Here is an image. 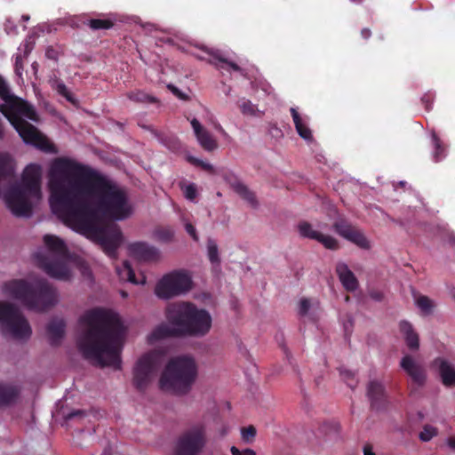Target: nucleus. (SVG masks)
I'll return each instance as SVG.
<instances>
[{
	"mask_svg": "<svg viewBox=\"0 0 455 455\" xmlns=\"http://www.w3.org/2000/svg\"><path fill=\"white\" fill-rule=\"evenodd\" d=\"M50 204L66 225L96 241L111 258L122 239L114 224H101L103 216L123 220L132 214L126 192L88 165L69 158L55 159L49 172Z\"/></svg>",
	"mask_w": 455,
	"mask_h": 455,
	"instance_id": "f257e3e1",
	"label": "nucleus"
},
{
	"mask_svg": "<svg viewBox=\"0 0 455 455\" xmlns=\"http://www.w3.org/2000/svg\"><path fill=\"white\" fill-rule=\"evenodd\" d=\"M79 321L86 325L76 339L83 356L101 368L121 369L124 329L118 315L95 307L86 311Z\"/></svg>",
	"mask_w": 455,
	"mask_h": 455,
	"instance_id": "f03ea898",
	"label": "nucleus"
},
{
	"mask_svg": "<svg viewBox=\"0 0 455 455\" xmlns=\"http://www.w3.org/2000/svg\"><path fill=\"white\" fill-rule=\"evenodd\" d=\"M167 323L156 326L151 333L154 339L171 337H203L212 327V316L205 309H199L191 302H177L165 309Z\"/></svg>",
	"mask_w": 455,
	"mask_h": 455,
	"instance_id": "7ed1b4c3",
	"label": "nucleus"
},
{
	"mask_svg": "<svg viewBox=\"0 0 455 455\" xmlns=\"http://www.w3.org/2000/svg\"><path fill=\"white\" fill-rule=\"evenodd\" d=\"M41 168L38 164H28L20 183L12 185L4 194L7 208L16 217H29L33 203L41 199Z\"/></svg>",
	"mask_w": 455,
	"mask_h": 455,
	"instance_id": "20e7f679",
	"label": "nucleus"
},
{
	"mask_svg": "<svg viewBox=\"0 0 455 455\" xmlns=\"http://www.w3.org/2000/svg\"><path fill=\"white\" fill-rule=\"evenodd\" d=\"M4 291L11 297L20 300L25 307L36 312H44L58 301L56 289L43 278L32 282L11 280L4 285Z\"/></svg>",
	"mask_w": 455,
	"mask_h": 455,
	"instance_id": "39448f33",
	"label": "nucleus"
},
{
	"mask_svg": "<svg viewBox=\"0 0 455 455\" xmlns=\"http://www.w3.org/2000/svg\"><path fill=\"white\" fill-rule=\"evenodd\" d=\"M197 365L192 357L177 356L166 364L159 379V386L164 390H170L176 395L188 394L196 378Z\"/></svg>",
	"mask_w": 455,
	"mask_h": 455,
	"instance_id": "423d86ee",
	"label": "nucleus"
},
{
	"mask_svg": "<svg viewBox=\"0 0 455 455\" xmlns=\"http://www.w3.org/2000/svg\"><path fill=\"white\" fill-rule=\"evenodd\" d=\"M44 243L48 251L53 254L55 259H50L46 255L37 252L35 259L37 266L48 275L60 280L68 279L70 273L68 267L62 262L68 258V248L60 238L53 235H45Z\"/></svg>",
	"mask_w": 455,
	"mask_h": 455,
	"instance_id": "0eeeda50",
	"label": "nucleus"
},
{
	"mask_svg": "<svg viewBox=\"0 0 455 455\" xmlns=\"http://www.w3.org/2000/svg\"><path fill=\"white\" fill-rule=\"evenodd\" d=\"M208 442L206 425L196 422L185 428L176 439L172 455H201Z\"/></svg>",
	"mask_w": 455,
	"mask_h": 455,
	"instance_id": "6e6552de",
	"label": "nucleus"
},
{
	"mask_svg": "<svg viewBox=\"0 0 455 455\" xmlns=\"http://www.w3.org/2000/svg\"><path fill=\"white\" fill-rule=\"evenodd\" d=\"M0 328L15 339H28L30 325L20 309L13 304L0 302Z\"/></svg>",
	"mask_w": 455,
	"mask_h": 455,
	"instance_id": "1a4fd4ad",
	"label": "nucleus"
},
{
	"mask_svg": "<svg viewBox=\"0 0 455 455\" xmlns=\"http://www.w3.org/2000/svg\"><path fill=\"white\" fill-rule=\"evenodd\" d=\"M162 363V355L156 350L142 355L132 370V383L140 392L145 391L156 376Z\"/></svg>",
	"mask_w": 455,
	"mask_h": 455,
	"instance_id": "9d476101",
	"label": "nucleus"
},
{
	"mask_svg": "<svg viewBox=\"0 0 455 455\" xmlns=\"http://www.w3.org/2000/svg\"><path fill=\"white\" fill-rule=\"evenodd\" d=\"M191 277L182 271H173L163 276L156 283L155 293L159 299H168L188 291Z\"/></svg>",
	"mask_w": 455,
	"mask_h": 455,
	"instance_id": "9b49d317",
	"label": "nucleus"
},
{
	"mask_svg": "<svg viewBox=\"0 0 455 455\" xmlns=\"http://www.w3.org/2000/svg\"><path fill=\"white\" fill-rule=\"evenodd\" d=\"M0 112L12 124H15L14 119L24 120L22 116H25L34 122L38 121V116L34 107L26 100L16 96H13L8 104H1Z\"/></svg>",
	"mask_w": 455,
	"mask_h": 455,
	"instance_id": "f8f14e48",
	"label": "nucleus"
},
{
	"mask_svg": "<svg viewBox=\"0 0 455 455\" xmlns=\"http://www.w3.org/2000/svg\"><path fill=\"white\" fill-rule=\"evenodd\" d=\"M14 120L15 124L12 125L15 128L25 143L33 145L41 150L48 151L50 149L51 144L48 139L44 136L36 127L26 120Z\"/></svg>",
	"mask_w": 455,
	"mask_h": 455,
	"instance_id": "ddd939ff",
	"label": "nucleus"
},
{
	"mask_svg": "<svg viewBox=\"0 0 455 455\" xmlns=\"http://www.w3.org/2000/svg\"><path fill=\"white\" fill-rule=\"evenodd\" d=\"M332 227L337 234L358 245L360 248H370V242L366 236L359 229L352 226L347 220L339 219L333 223Z\"/></svg>",
	"mask_w": 455,
	"mask_h": 455,
	"instance_id": "4468645a",
	"label": "nucleus"
},
{
	"mask_svg": "<svg viewBox=\"0 0 455 455\" xmlns=\"http://www.w3.org/2000/svg\"><path fill=\"white\" fill-rule=\"evenodd\" d=\"M298 231L300 236L315 240L326 249L336 251L339 248V242L336 238L313 229L312 225L307 221H300L298 224Z\"/></svg>",
	"mask_w": 455,
	"mask_h": 455,
	"instance_id": "2eb2a0df",
	"label": "nucleus"
},
{
	"mask_svg": "<svg viewBox=\"0 0 455 455\" xmlns=\"http://www.w3.org/2000/svg\"><path fill=\"white\" fill-rule=\"evenodd\" d=\"M400 367L411 378L414 385L419 387L425 385L427 381V371L411 355H405L401 359Z\"/></svg>",
	"mask_w": 455,
	"mask_h": 455,
	"instance_id": "dca6fc26",
	"label": "nucleus"
},
{
	"mask_svg": "<svg viewBox=\"0 0 455 455\" xmlns=\"http://www.w3.org/2000/svg\"><path fill=\"white\" fill-rule=\"evenodd\" d=\"M367 396L371 408L374 411H384L387 408L388 401L385 387L377 380L370 381L367 387Z\"/></svg>",
	"mask_w": 455,
	"mask_h": 455,
	"instance_id": "f3484780",
	"label": "nucleus"
},
{
	"mask_svg": "<svg viewBox=\"0 0 455 455\" xmlns=\"http://www.w3.org/2000/svg\"><path fill=\"white\" fill-rule=\"evenodd\" d=\"M130 252L140 261L157 262L160 259V251L154 246L145 243H135L130 245Z\"/></svg>",
	"mask_w": 455,
	"mask_h": 455,
	"instance_id": "a211bd4d",
	"label": "nucleus"
},
{
	"mask_svg": "<svg viewBox=\"0 0 455 455\" xmlns=\"http://www.w3.org/2000/svg\"><path fill=\"white\" fill-rule=\"evenodd\" d=\"M201 50L207 55V57L198 54L196 55L197 59L207 60L209 63L215 65L219 68H225L224 65H227L234 71H242V68L236 63L229 61L222 55L220 51L206 47H202Z\"/></svg>",
	"mask_w": 455,
	"mask_h": 455,
	"instance_id": "6ab92c4d",
	"label": "nucleus"
},
{
	"mask_svg": "<svg viewBox=\"0 0 455 455\" xmlns=\"http://www.w3.org/2000/svg\"><path fill=\"white\" fill-rule=\"evenodd\" d=\"M191 125L200 146L205 151L212 152L218 148L217 140L206 129L201 125L197 119L194 118L191 121Z\"/></svg>",
	"mask_w": 455,
	"mask_h": 455,
	"instance_id": "aec40b11",
	"label": "nucleus"
},
{
	"mask_svg": "<svg viewBox=\"0 0 455 455\" xmlns=\"http://www.w3.org/2000/svg\"><path fill=\"white\" fill-rule=\"evenodd\" d=\"M433 364L438 369L442 383L447 387H455V366L442 357L435 358Z\"/></svg>",
	"mask_w": 455,
	"mask_h": 455,
	"instance_id": "412c9836",
	"label": "nucleus"
},
{
	"mask_svg": "<svg viewBox=\"0 0 455 455\" xmlns=\"http://www.w3.org/2000/svg\"><path fill=\"white\" fill-rule=\"evenodd\" d=\"M336 274L339 276L341 284L347 291H355L358 288V280L346 263H337Z\"/></svg>",
	"mask_w": 455,
	"mask_h": 455,
	"instance_id": "4be33fe9",
	"label": "nucleus"
},
{
	"mask_svg": "<svg viewBox=\"0 0 455 455\" xmlns=\"http://www.w3.org/2000/svg\"><path fill=\"white\" fill-rule=\"evenodd\" d=\"M20 395V387L18 385L1 382L0 383V408L14 404Z\"/></svg>",
	"mask_w": 455,
	"mask_h": 455,
	"instance_id": "5701e85b",
	"label": "nucleus"
},
{
	"mask_svg": "<svg viewBox=\"0 0 455 455\" xmlns=\"http://www.w3.org/2000/svg\"><path fill=\"white\" fill-rule=\"evenodd\" d=\"M66 323L63 319L54 318L47 324L46 331L52 346H58L65 334Z\"/></svg>",
	"mask_w": 455,
	"mask_h": 455,
	"instance_id": "b1692460",
	"label": "nucleus"
},
{
	"mask_svg": "<svg viewBox=\"0 0 455 455\" xmlns=\"http://www.w3.org/2000/svg\"><path fill=\"white\" fill-rule=\"evenodd\" d=\"M399 330L403 336L406 346L411 351H416L419 347V338L414 331L412 325L408 321H401Z\"/></svg>",
	"mask_w": 455,
	"mask_h": 455,
	"instance_id": "393cba45",
	"label": "nucleus"
},
{
	"mask_svg": "<svg viewBox=\"0 0 455 455\" xmlns=\"http://www.w3.org/2000/svg\"><path fill=\"white\" fill-rule=\"evenodd\" d=\"M295 129L298 132V134L305 140L307 141H312L313 140V134L311 129L308 127V122L307 117L303 118L296 108H291L290 109Z\"/></svg>",
	"mask_w": 455,
	"mask_h": 455,
	"instance_id": "a878e982",
	"label": "nucleus"
},
{
	"mask_svg": "<svg viewBox=\"0 0 455 455\" xmlns=\"http://www.w3.org/2000/svg\"><path fill=\"white\" fill-rule=\"evenodd\" d=\"M233 189L243 199L247 201L252 207H256L258 204L255 194L251 191L246 185L243 182L235 180L231 184Z\"/></svg>",
	"mask_w": 455,
	"mask_h": 455,
	"instance_id": "bb28decb",
	"label": "nucleus"
},
{
	"mask_svg": "<svg viewBox=\"0 0 455 455\" xmlns=\"http://www.w3.org/2000/svg\"><path fill=\"white\" fill-rule=\"evenodd\" d=\"M116 273L121 280L127 281L134 284L140 283L136 279L134 270L128 260H124L122 267H116Z\"/></svg>",
	"mask_w": 455,
	"mask_h": 455,
	"instance_id": "cd10ccee",
	"label": "nucleus"
},
{
	"mask_svg": "<svg viewBox=\"0 0 455 455\" xmlns=\"http://www.w3.org/2000/svg\"><path fill=\"white\" fill-rule=\"evenodd\" d=\"M415 304L423 315H432L435 307L434 300L426 295H419L415 298Z\"/></svg>",
	"mask_w": 455,
	"mask_h": 455,
	"instance_id": "c85d7f7f",
	"label": "nucleus"
},
{
	"mask_svg": "<svg viewBox=\"0 0 455 455\" xmlns=\"http://www.w3.org/2000/svg\"><path fill=\"white\" fill-rule=\"evenodd\" d=\"M127 97L135 102L141 103H158V100L141 91L131 92L127 94Z\"/></svg>",
	"mask_w": 455,
	"mask_h": 455,
	"instance_id": "c756f323",
	"label": "nucleus"
},
{
	"mask_svg": "<svg viewBox=\"0 0 455 455\" xmlns=\"http://www.w3.org/2000/svg\"><path fill=\"white\" fill-rule=\"evenodd\" d=\"M53 88L60 96L64 97L72 105L76 106L78 104V100L75 98L73 93L69 92L63 82L56 81Z\"/></svg>",
	"mask_w": 455,
	"mask_h": 455,
	"instance_id": "7c9ffc66",
	"label": "nucleus"
},
{
	"mask_svg": "<svg viewBox=\"0 0 455 455\" xmlns=\"http://www.w3.org/2000/svg\"><path fill=\"white\" fill-rule=\"evenodd\" d=\"M87 25L92 30H107L114 26V22L109 19H91Z\"/></svg>",
	"mask_w": 455,
	"mask_h": 455,
	"instance_id": "2f4dec72",
	"label": "nucleus"
},
{
	"mask_svg": "<svg viewBox=\"0 0 455 455\" xmlns=\"http://www.w3.org/2000/svg\"><path fill=\"white\" fill-rule=\"evenodd\" d=\"M208 258L212 264L220 265V259L219 256V249L216 242L209 239L207 242Z\"/></svg>",
	"mask_w": 455,
	"mask_h": 455,
	"instance_id": "473e14b6",
	"label": "nucleus"
},
{
	"mask_svg": "<svg viewBox=\"0 0 455 455\" xmlns=\"http://www.w3.org/2000/svg\"><path fill=\"white\" fill-rule=\"evenodd\" d=\"M437 435L438 429L435 427L427 424L423 427L419 437L422 442H428Z\"/></svg>",
	"mask_w": 455,
	"mask_h": 455,
	"instance_id": "72a5a7b5",
	"label": "nucleus"
},
{
	"mask_svg": "<svg viewBox=\"0 0 455 455\" xmlns=\"http://www.w3.org/2000/svg\"><path fill=\"white\" fill-rule=\"evenodd\" d=\"M242 439L246 443H251L257 435V430L254 426L250 425L246 427L241 428Z\"/></svg>",
	"mask_w": 455,
	"mask_h": 455,
	"instance_id": "f704fd0d",
	"label": "nucleus"
},
{
	"mask_svg": "<svg viewBox=\"0 0 455 455\" xmlns=\"http://www.w3.org/2000/svg\"><path fill=\"white\" fill-rule=\"evenodd\" d=\"M432 139L435 145L434 158L435 162H439L443 159L445 149L436 134L434 133Z\"/></svg>",
	"mask_w": 455,
	"mask_h": 455,
	"instance_id": "c9c22d12",
	"label": "nucleus"
},
{
	"mask_svg": "<svg viewBox=\"0 0 455 455\" xmlns=\"http://www.w3.org/2000/svg\"><path fill=\"white\" fill-rule=\"evenodd\" d=\"M13 96L14 95H12L10 92V88L6 81L4 79L2 76H0V99H2L4 101V104H8V102Z\"/></svg>",
	"mask_w": 455,
	"mask_h": 455,
	"instance_id": "e433bc0d",
	"label": "nucleus"
},
{
	"mask_svg": "<svg viewBox=\"0 0 455 455\" xmlns=\"http://www.w3.org/2000/svg\"><path fill=\"white\" fill-rule=\"evenodd\" d=\"M239 108L241 109L242 113L244 115H254L256 111V106L253 105L251 100L242 99L238 102Z\"/></svg>",
	"mask_w": 455,
	"mask_h": 455,
	"instance_id": "4c0bfd02",
	"label": "nucleus"
},
{
	"mask_svg": "<svg viewBox=\"0 0 455 455\" xmlns=\"http://www.w3.org/2000/svg\"><path fill=\"white\" fill-rule=\"evenodd\" d=\"M188 161L193 165L197 166V167H201L203 170H204L206 172H209L211 173L214 172L213 166L211 164H209V163H205L203 160L198 159V158L194 157V156H189L188 157Z\"/></svg>",
	"mask_w": 455,
	"mask_h": 455,
	"instance_id": "58836bf2",
	"label": "nucleus"
},
{
	"mask_svg": "<svg viewBox=\"0 0 455 455\" xmlns=\"http://www.w3.org/2000/svg\"><path fill=\"white\" fill-rule=\"evenodd\" d=\"M340 376L347 382V384L349 387L354 389L356 387L357 381L355 380L353 372H351L350 371H347V370H341Z\"/></svg>",
	"mask_w": 455,
	"mask_h": 455,
	"instance_id": "ea45409f",
	"label": "nucleus"
},
{
	"mask_svg": "<svg viewBox=\"0 0 455 455\" xmlns=\"http://www.w3.org/2000/svg\"><path fill=\"white\" fill-rule=\"evenodd\" d=\"M173 231L170 228H160L156 230V235L162 241L168 242L173 237Z\"/></svg>",
	"mask_w": 455,
	"mask_h": 455,
	"instance_id": "a19ab883",
	"label": "nucleus"
},
{
	"mask_svg": "<svg viewBox=\"0 0 455 455\" xmlns=\"http://www.w3.org/2000/svg\"><path fill=\"white\" fill-rule=\"evenodd\" d=\"M310 307H311L310 300L307 298L301 299L299 301V314L301 316L307 315Z\"/></svg>",
	"mask_w": 455,
	"mask_h": 455,
	"instance_id": "79ce46f5",
	"label": "nucleus"
},
{
	"mask_svg": "<svg viewBox=\"0 0 455 455\" xmlns=\"http://www.w3.org/2000/svg\"><path fill=\"white\" fill-rule=\"evenodd\" d=\"M184 194L187 199L193 201L197 195L196 187L195 184H189L186 186Z\"/></svg>",
	"mask_w": 455,
	"mask_h": 455,
	"instance_id": "37998d69",
	"label": "nucleus"
},
{
	"mask_svg": "<svg viewBox=\"0 0 455 455\" xmlns=\"http://www.w3.org/2000/svg\"><path fill=\"white\" fill-rule=\"evenodd\" d=\"M230 452L232 455H256V452L252 449L246 448L243 451H240L235 446H232L230 448Z\"/></svg>",
	"mask_w": 455,
	"mask_h": 455,
	"instance_id": "c03bdc74",
	"label": "nucleus"
},
{
	"mask_svg": "<svg viewBox=\"0 0 455 455\" xmlns=\"http://www.w3.org/2000/svg\"><path fill=\"white\" fill-rule=\"evenodd\" d=\"M421 101L425 106L427 111H429L432 108L433 104V96L431 93H426L421 98Z\"/></svg>",
	"mask_w": 455,
	"mask_h": 455,
	"instance_id": "a18cd8bd",
	"label": "nucleus"
},
{
	"mask_svg": "<svg viewBox=\"0 0 455 455\" xmlns=\"http://www.w3.org/2000/svg\"><path fill=\"white\" fill-rule=\"evenodd\" d=\"M168 89L175 95L177 96L179 99H181V100H186L187 99V96L185 95V93H183L182 92L180 91L179 88H177L176 86L172 85V84H169L168 85Z\"/></svg>",
	"mask_w": 455,
	"mask_h": 455,
	"instance_id": "49530a36",
	"label": "nucleus"
},
{
	"mask_svg": "<svg viewBox=\"0 0 455 455\" xmlns=\"http://www.w3.org/2000/svg\"><path fill=\"white\" fill-rule=\"evenodd\" d=\"M185 228H186V231L192 236V238L195 241L198 240V236L196 235V230L195 227L191 223H187L185 225Z\"/></svg>",
	"mask_w": 455,
	"mask_h": 455,
	"instance_id": "de8ad7c7",
	"label": "nucleus"
},
{
	"mask_svg": "<svg viewBox=\"0 0 455 455\" xmlns=\"http://www.w3.org/2000/svg\"><path fill=\"white\" fill-rule=\"evenodd\" d=\"M84 414V411H81V410H76V411H73L71 412H69L67 416H66V419H72L76 417H78V416H82Z\"/></svg>",
	"mask_w": 455,
	"mask_h": 455,
	"instance_id": "09e8293b",
	"label": "nucleus"
},
{
	"mask_svg": "<svg viewBox=\"0 0 455 455\" xmlns=\"http://www.w3.org/2000/svg\"><path fill=\"white\" fill-rule=\"evenodd\" d=\"M45 55L48 59H51V60L57 59V52L52 47L47 48Z\"/></svg>",
	"mask_w": 455,
	"mask_h": 455,
	"instance_id": "8fccbe9b",
	"label": "nucleus"
},
{
	"mask_svg": "<svg viewBox=\"0 0 455 455\" xmlns=\"http://www.w3.org/2000/svg\"><path fill=\"white\" fill-rule=\"evenodd\" d=\"M370 297L376 301H381L383 299V293L377 291H371Z\"/></svg>",
	"mask_w": 455,
	"mask_h": 455,
	"instance_id": "3c124183",
	"label": "nucleus"
},
{
	"mask_svg": "<svg viewBox=\"0 0 455 455\" xmlns=\"http://www.w3.org/2000/svg\"><path fill=\"white\" fill-rule=\"evenodd\" d=\"M363 455H376L375 452L373 451L371 444L370 443H367L363 446Z\"/></svg>",
	"mask_w": 455,
	"mask_h": 455,
	"instance_id": "603ef678",
	"label": "nucleus"
},
{
	"mask_svg": "<svg viewBox=\"0 0 455 455\" xmlns=\"http://www.w3.org/2000/svg\"><path fill=\"white\" fill-rule=\"evenodd\" d=\"M361 36L363 39L367 40V39H369L371 36V31L369 28H363L361 30Z\"/></svg>",
	"mask_w": 455,
	"mask_h": 455,
	"instance_id": "864d4df0",
	"label": "nucleus"
},
{
	"mask_svg": "<svg viewBox=\"0 0 455 455\" xmlns=\"http://www.w3.org/2000/svg\"><path fill=\"white\" fill-rule=\"evenodd\" d=\"M447 444L451 449L455 450V438L454 437L448 438Z\"/></svg>",
	"mask_w": 455,
	"mask_h": 455,
	"instance_id": "5fc2aeb1",
	"label": "nucleus"
},
{
	"mask_svg": "<svg viewBox=\"0 0 455 455\" xmlns=\"http://www.w3.org/2000/svg\"><path fill=\"white\" fill-rule=\"evenodd\" d=\"M216 128H217V129H218V131H220L222 134H224V135H226V134H227V133H226V132H225V130L222 128V126H221L220 124H218V125L216 126Z\"/></svg>",
	"mask_w": 455,
	"mask_h": 455,
	"instance_id": "6e6d98bb",
	"label": "nucleus"
},
{
	"mask_svg": "<svg viewBox=\"0 0 455 455\" xmlns=\"http://www.w3.org/2000/svg\"><path fill=\"white\" fill-rule=\"evenodd\" d=\"M121 295L123 298H126L128 296V293L126 291H121Z\"/></svg>",
	"mask_w": 455,
	"mask_h": 455,
	"instance_id": "4d7b16f0",
	"label": "nucleus"
},
{
	"mask_svg": "<svg viewBox=\"0 0 455 455\" xmlns=\"http://www.w3.org/2000/svg\"><path fill=\"white\" fill-rule=\"evenodd\" d=\"M451 294L452 298L455 299V288H453V289L451 291Z\"/></svg>",
	"mask_w": 455,
	"mask_h": 455,
	"instance_id": "13d9d810",
	"label": "nucleus"
},
{
	"mask_svg": "<svg viewBox=\"0 0 455 455\" xmlns=\"http://www.w3.org/2000/svg\"><path fill=\"white\" fill-rule=\"evenodd\" d=\"M355 3H361L363 0H352Z\"/></svg>",
	"mask_w": 455,
	"mask_h": 455,
	"instance_id": "bf43d9fd",
	"label": "nucleus"
},
{
	"mask_svg": "<svg viewBox=\"0 0 455 455\" xmlns=\"http://www.w3.org/2000/svg\"><path fill=\"white\" fill-rule=\"evenodd\" d=\"M145 282H146V277H144V276H143V279H142V281H141V283H145Z\"/></svg>",
	"mask_w": 455,
	"mask_h": 455,
	"instance_id": "052dcab7",
	"label": "nucleus"
}]
</instances>
